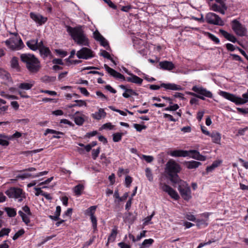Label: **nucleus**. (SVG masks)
<instances>
[{
    "instance_id": "7ed1b4c3",
    "label": "nucleus",
    "mask_w": 248,
    "mask_h": 248,
    "mask_svg": "<svg viewBox=\"0 0 248 248\" xmlns=\"http://www.w3.org/2000/svg\"><path fill=\"white\" fill-rule=\"evenodd\" d=\"M5 194L9 198L18 199L19 202H21L23 198H25V193L21 188L12 187L5 191Z\"/></svg>"
},
{
    "instance_id": "c756f323",
    "label": "nucleus",
    "mask_w": 248,
    "mask_h": 248,
    "mask_svg": "<svg viewBox=\"0 0 248 248\" xmlns=\"http://www.w3.org/2000/svg\"><path fill=\"white\" fill-rule=\"evenodd\" d=\"M154 241L153 239L150 238L148 239H145L143 241L142 244L140 245V248H146L151 246Z\"/></svg>"
},
{
    "instance_id": "4468645a",
    "label": "nucleus",
    "mask_w": 248,
    "mask_h": 248,
    "mask_svg": "<svg viewBox=\"0 0 248 248\" xmlns=\"http://www.w3.org/2000/svg\"><path fill=\"white\" fill-rule=\"evenodd\" d=\"M104 68L108 72V73H109L113 77L116 78L121 79L123 80H125V77L123 75L121 74L120 73L118 72L114 69L109 67L106 64H104Z\"/></svg>"
},
{
    "instance_id": "6e6552de",
    "label": "nucleus",
    "mask_w": 248,
    "mask_h": 248,
    "mask_svg": "<svg viewBox=\"0 0 248 248\" xmlns=\"http://www.w3.org/2000/svg\"><path fill=\"white\" fill-rule=\"evenodd\" d=\"M161 87L164 88L166 90L173 91H182L183 90V88L181 86L174 83H162L160 86L157 85H151L149 87L150 89L153 90H158Z\"/></svg>"
},
{
    "instance_id": "0e129e2a",
    "label": "nucleus",
    "mask_w": 248,
    "mask_h": 248,
    "mask_svg": "<svg viewBox=\"0 0 248 248\" xmlns=\"http://www.w3.org/2000/svg\"><path fill=\"white\" fill-rule=\"evenodd\" d=\"M231 56L232 57V59L233 60L241 62H243L242 58L239 55L234 54H231Z\"/></svg>"
},
{
    "instance_id": "37998d69",
    "label": "nucleus",
    "mask_w": 248,
    "mask_h": 248,
    "mask_svg": "<svg viewBox=\"0 0 248 248\" xmlns=\"http://www.w3.org/2000/svg\"><path fill=\"white\" fill-rule=\"evenodd\" d=\"M48 133H51V134H61V135H63V133L56 131L55 130L47 128L45 131V132L44 133V135L46 136Z\"/></svg>"
},
{
    "instance_id": "72a5a7b5",
    "label": "nucleus",
    "mask_w": 248,
    "mask_h": 248,
    "mask_svg": "<svg viewBox=\"0 0 248 248\" xmlns=\"http://www.w3.org/2000/svg\"><path fill=\"white\" fill-rule=\"evenodd\" d=\"M84 119L82 116H76L74 117V121L76 124L78 125H81L84 122Z\"/></svg>"
},
{
    "instance_id": "ea45409f",
    "label": "nucleus",
    "mask_w": 248,
    "mask_h": 248,
    "mask_svg": "<svg viewBox=\"0 0 248 248\" xmlns=\"http://www.w3.org/2000/svg\"><path fill=\"white\" fill-rule=\"evenodd\" d=\"M101 55L103 57L110 60L113 62H114V60L110 56L109 53L107 51L103 50L102 51V52L101 53Z\"/></svg>"
},
{
    "instance_id": "338daca9",
    "label": "nucleus",
    "mask_w": 248,
    "mask_h": 248,
    "mask_svg": "<svg viewBox=\"0 0 248 248\" xmlns=\"http://www.w3.org/2000/svg\"><path fill=\"white\" fill-rule=\"evenodd\" d=\"M34 190L36 191L35 193L36 196H39V195H43L45 192L41 190V188L40 187H35Z\"/></svg>"
},
{
    "instance_id": "a211bd4d",
    "label": "nucleus",
    "mask_w": 248,
    "mask_h": 248,
    "mask_svg": "<svg viewBox=\"0 0 248 248\" xmlns=\"http://www.w3.org/2000/svg\"><path fill=\"white\" fill-rule=\"evenodd\" d=\"M170 155L173 157H186L189 155L188 151L175 150L170 153Z\"/></svg>"
},
{
    "instance_id": "a878e982",
    "label": "nucleus",
    "mask_w": 248,
    "mask_h": 248,
    "mask_svg": "<svg viewBox=\"0 0 248 248\" xmlns=\"http://www.w3.org/2000/svg\"><path fill=\"white\" fill-rule=\"evenodd\" d=\"M212 139V140L214 142L216 143H219L220 141L221 136L219 133L213 132L210 135Z\"/></svg>"
},
{
    "instance_id": "a18cd8bd",
    "label": "nucleus",
    "mask_w": 248,
    "mask_h": 248,
    "mask_svg": "<svg viewBox=\"0 0 248 248\" xmlns=\"http://www.w3.org/2000/svg\"><path fill=\"white\" fill-rule=\"evenodd\" d=\"M11 230L9 228H3L0 231V237L3 236L4 235H8L10 232Z\"/></svg>"
},
{
    "instance_id": "49530a36",
    "label": "nucleus",
    "mask_w": 248,
    "mask_h": 248,
    "mask_svg": "<svg viewBox=\"0 0 248 248\" xmlns=\"http://www.w3.org/2000/svg\"><path fill=\"white\" fill-rule=\"evenodd\" d=\"M93 37L97 41H99L100 39H103V36L100 33V32L97 31H95L93 33Z\"/></svg>"
},
{
    "instance_id": "680f3d73",
    "label": "nucleus",
    "mask_w": 248,
    "mask_h": 248,
    "mask_svg": "<svg viewBox=\"0 0 248 248\" xmlns=\"http://www.w3.org/2000/svg\"><path fill=\"white\" fill-rule=\"evenodd\" d=\"M56 52L57 54L62 56V57H65L67 55V52L66 51L61 49H56Z\"/></svg>"
},
{
    "instance_id": "f3484780",
    "label": "nucleus",
    "mask_w": 248,
    "mask_h": 248,
    "mask_svg": "<svg viewBox=\"0 0 248 248\" xmlns=\"http://www.w3.org/2000/svg\"><path fill=\"white\" fill-rule=\"evenodd\" d=\"M127 73L130 76V77H127L125 79L127 81L135 83L138 85H141L142 84L143 81V79L142 78L132 73L129 72H127Z\"/></svg>"
},
{
    "instance_id": "bf43d9fd",
    "label": "nucleus",
    "mask_w": 248,
    "mask_h": 248,
    "mask_svg": "<svg viewBox=\"0 0 248 248\" xmlns=\"http://www.w3.org/2000/svg\"><path fill=\"white\" fill-rule=\"evenodd\" d=\"M78 89L80 90V93L84 95L87 96L89 95V93L88 92L87 89L84 87H78Z\"/></svg>"
},
{
    "instance_id": "3c124183",
    "label": "nucleus",
    "mask_w": 248,
    "mask_h": 248,
    "mask_svg": "<svg viewBox=\"0 0 248 248\" xmlns=\"http://www.w3.org/2000/svg\"><path fill=\"white\" fill-rule=\"evenodd\" d=\"M91 221L93 224V227L94 230H96L97 228V219L96 217L93 216H91Z\"/></svg>"
},
{
    "instance_id": "423d86ee",
    "label": "nucleus",
    "mask_w": 248,
    "mask_h": 248,
    "mask_svg": "<svg viewBox=\"0 0 248 248\" xmlns=\"http://www.w3.org/2000/svg\"><path fill=\"white\" fill-rule=\"evenodd\" d=\"M178 189L181 196L185 200L188 201L191 198V190L186 182L181 181Z\"/></svg>"
},
{
    "instance_id": "5701e85b",
    "label": "nucleus",
    "mask_w": 248,
    "mask_h": 248,
    "mask_svg": "<svg viewBox=\"0 0 248 248\" xmlns=\"http://www.w3.org/2000/svg\"><path fill=\"white\" fill-rule=\"evenodd\" d=\"M26 45L30 49L33 51H35L38 49L37 40H30L27 42Z\"/></svg>"
},
{
    "instance_id": "c03bdc74",
    "label": "nucleus",
    "mask_w": 248,
    "mask_h": 248,
    "mask_svg": "<svg viewBox=\"0 0 248 248\" xmlns=\"http://www.w3.org/2000/svg\"><path fill=\"white\" fill-rule=\"evenodd\" d=\"M96 209V206H91L90 207L87 209V210H86V213L87 214H89L90 216H93Z\"/></svg>"
},
{
    "instance_id": "5fc2aeb1",
    "label": "nucleus",
    "mask_w": 248,
    "mask_h": 248,
    "mask_svg": "<svg viewBox=\"0 0 248 248\" xmlns=\"http://www.w3.org/2000/svg\"><path fill=\"white\" fill-rule=\"evenodd\" d=\"M142 158L148 163H151L154 160V157L150 155H142Z\"/></svg>"
},
{
    "instance_id": "e2e57ef3",
    "label": "nucleus",
    "mask_w": 248,
    "mask_h": 248,
    "mask_svg": "<svg viewBox=\"0 0 248 248\" xmlns=\"http://www.w3.org/2000/svg\"><path fill=\"white\" fill-rule=\"evenodd\" d=\"M238 111L243 114H246L248 113V108H236Z\"/></svg>"
},
{
    "instance_id": "de8ad7c7",
    "label": "nucleus",
    "mask_w": 248,
    "mask_h": 248,
    "mask_svg": "<svg viewBox=\"0 0 248 248\" xmlns=\"http://www.w3.org/2000/svg\"><path fill=\"white\" fill-rule=\"evenodd\" d=\"M100 147H98L96 150L93 149L92 150V157L94 160L96 159L97 156H98L100 153Z\"/></svg>"
},
{
    "instance_id": "bb28decb",
    "label": "nucleus",
    "mask_w": 248,
    "mask_h": 248,
    "mask_svg": "<svg viewBox=\"0 0 248 248\" xmlns=\"http://www.w3.org/2000/svg\"><path fill=\"white\" fill-rule=\"evenodd\" d=\"M84 188V186L80 184L75 186L73 188L75 195L77 196H80L81 194V192L83 190Z\"/></svg>"
},
{
    "instance_id": "aec40b11",
    "label": "nucleus",
    "mask_w": 248,
    "mask_h": 248,
    "mask_svg": "<svg viewBox=\"0 0 248 248\" xmlns=\"http://www.w3.org/2000/svg\"><path fill=\"white\" fill-rule=\"evenodd\" d=\"M117 233V227L116 226H114L112 229L110 235L108 236V242L106 244L107 246H108L109 243H112L115 241Z\"/></svg>"
},
{
    "instance_id": "4d7b16f0",
    "label": "nucleus",
    "mask_w": 248,
    "mask_h": 248,
    "mask_svg": "<svg viewBox=\"0 0 248 248\" xmlns=\"http://www.w3.org/2000/svg\"><path fill=\"white\" fill-rule=\"evenodd\" d=\"M114 127V125H112L111 123H108L104 124L102 126V128L103 129H108L109 130L112 129Z\"/></svg>"
},
{
    "instance_id": "cd10ccee",
    "label": "nucleus",
    "mask_w": 248,
    "mask_h": 248,
    "mask_svg": "<svg viewBox=\"0 0 248 248\" xmlns=\"http://www.w3.org/2000/svg\"><path fill=\"white\" fill-rule=\"evenodd\" d=\"M169 176L170 177V180L173 183L178 184L179 185H180L181 181H182L180 179L177 174H169Z\"/></svg>"
},
{
    "instance_id": "6e6d98bb",
    "label": "nucleus",
    "mask_w": 248,
    "mask_h": 248,
    "mask_svg": "<svg viewBox=\"0 0 248 248\" xmlns=\"http://www.w3.org/2000/svg\"><path fill=\"white\" fill-rule=\"evenodd\" d=\"M22 133L19 132H16L13 135L9 136V140H11L14 138H18L21 137Z\"/></svg>"
},
{
    "instance_id": "473e14b6",
    "label": "nucleus",
    "mask_w": 248,
    "mask_h": 248,
    "mask_svg": "<svg viewBox=\"0 0 248 248\" xmlns=\"http://www.w3.org/2000/svg\"><path fill=\"white\" fill-rule=\"evenodd\" d=\"M124 134L123 133H116L112 135L113 140L114 142H119L122 140V136Z\"/></svg>"
},
{
    "instance_id": "864d4df0",
    "label": "nucleus",
    "mask_w": 248,
    "mask_h": 248,
    "mask_svg": "<svg viewBox=\"0 0 248 248\" xmlns=\"http://www.w3.org/2000/svg\"><path fill=\"white\" fill-rule=\"evenodd\" d=\"M185 217L187 219L190 221H195L196 220L195 217L192 215L190 213H187Z\"/></svg>"
},
{
    "instance_id": "09e8293b",
    "label": "nucleus",
    "mask_w": 248,
    "mask_h": 248,
    "mask_svg": "<svg viewBox=\"0 0 248 248\" xmlns=\"http://www.w3.org/2000/svg\"><path fill=\"white\" fill-rule=\"evenodd\" d=\"M134 127L137 130V131L139 132H140L142 129H145L146 128V126L145 125H142L138 124H134Z\"/></svg>"
},
{
    "instance_id": "c85d7f7f",
    "label": "nucleus",
    "mask_w": 248,
    "mask_h": 248,
    "mask_svg": "<svg viewBox=\"0 0 248 248\" xmlns=\"http://www.w3.org/2000/svg\"><path fill=\"white\" fill-rule=\"evenodd\" d=\"M211 10L215 12H219L222 15H224L225 14V11L226 10H225L224 9L221 8L220 6H218L217 4L216 3L212 4Z\"/></svg>"
},
{
    "instance_id": "393cba45",
    "label": "nucleus",
    "mask_w": 248,
    "mask_h": 248,
    "mask_svg": "<svg viewBox=\"0 0 248 248\" xmlns=\"http://www.w3.org/2000/svg\"><path fill=\"white\" fill-rule=\"evenodd\" d=\"M10 63L12 68L16 69L17 71L20 70V67L19 65L18 60L17 57H13L11 60Z\"/></svg>"
},
{
    "instance_id": "b1692460",
    "label": "nucleus",
    "mask_w": 248,
    "mask_h": 248,
    "mask_svg": "<svg viewBox=\"0 0 248 248\" xmlns=\"http://www.w3.org/2000/svg\"><path fill=\"white\" fill-rule=\"evenodd\" d=\"M39 52L40 55L44 59L51 54L49 48L46 46H43V47L40 48Z\"/></svg>"
},
{
    "instance_id": "052dcab7",
    "label": "nucleus",
    "mask_w": 248,
    "mask_h": 248,
    "mask_svg": "<svg viewBox=\"0 0 248 248\" xmlns=\"http://www.w3.org/2000/svg\"><path fill=\"white\" fill-rule=\"evenodd\" d=\"M226 48L227 49L229 50V51H234L235 49H237L236 48V46L235 47V46H234L233 45L231 44H230V43H228L226 45Z\"/></svg>"
},
{
    "instance_id": "9d476101",
    "label": "nucleus",
    "mask_w": 248,
    "mask_h": 248,
    "mask_svg": "<svg viewBox=\"0 0 248 248\" xmlns=\"http://www.w3.org/2000/svg\"><path fill=\"white\" fill-rule=\"evenodd\" d=\"M166 171L168 174H177L181 170L180 166L173 160H170L166 164Z\"/></svg>"
},
{
    "instance_id": "2f4dec72",
    "label": "nucleus",
    "mask_w": 248,
    "mask_h": 248,
    "mask_svg": "<svg viewBox=\"0 0 248 248\" xmlns=\"http://www.w3.org/2000/svg\"><path fill=\"white\" fill-rule=\"evenodd\" d=\"M4 210L6 212L8 217H15L16 215V210L14 208L10 207H5Z\"/></svg>"
},
{
    "instance_id": "c9c22d12",
    "label": "nucleus",
    "mask_w": 248,
    "mask_h": 248,
    "mask_svg": "<svg viewBox=\"0 0 248 248\" xmlns=\"http://www.w3.org/2000/svg\"><path fill=\"white\" fill-rule=\"evenodd\" d=\"M188 154L189 155L188 156H190L195 159H196V158L195 157H198V153L200 154L199 151H198L197 150H191L188 151Z\"/></svg>"
},
{
    "instance_id": "f257e3e1",
    "label": "nucleus",
    "mask_w": 248,
    "mask_h": 248,
    "mask_svg": "<svg viewBox=\"0 0 248 248\" xmlns=\"http://www.w3.org/2000/svg\"><path fill=\"white\" fill-rule=\"evenodd\" d=\"M66 31L77 44L82 46H89L88 39L84 33L81 26L75 27L66 26Z\"/></svg>"
},
{
    "instance_id": "e433bc0d",
    "label": "nucleus",
    "mask_w": 248,
    "mask_h": 248,
    "mask_svg": "<svg viewBox=\"0 0 248 248\" xmlns=\"http://www.w3.org/2000/svg\"><path fill=\"white\" fill-rule=\"evenodd\" d=\"M207 36L209 39L214 41L216 44L219 43V39L218 38H217L216 36H215L214 34L209 32H207Z\"/></svg>"
},
{
    "instance_id": "412c9836",
    "label": "nucleus",
    "mask_w": 248,
    "mask_h": 248,
    "mask_svg": "<svg viewBox=\"0 0 248 248\" xmlns=\"http://www.w3.org/2000/svg\"><path fill=\"white\" fill-rule=\"evenodd\" d=\"M184 165L188 169H193L199 167V166L202 165V163L200 162L192 160L190 161L185 162Z\"/></svg>"
},
{
    "instance_id": "4c0bfd02",
    "label": "nucleus",
    "mask_w": 248,
    "mask_h": 248,
    "mask_svg": "<svg viewBox=\"0 0 248 248\" xmlns=\"http://www.w3.org/2000/svg\"><path fill=\"white\" fill-rule=\"evenodd\" d=\"M126 219L131 223H132L135 220V217L131 213L126 214Z\"/></svg>"
},
{
    "instance_id": "774afa93",
    "label": "nucleus",
    "mask_w": 248,
    "mask_h": 248,
    "mask_svg": "<svg viewBox=\"0 0 248 248\" xmlns=\"http://www.w3.org/2000/svg\"><path fill=\"white\" fill-rule=\"evenodd\" d=\"M118 246L121 248H131L130 245L126 244L124 242H120L118 243Z\"/></svg>"
},
{
    "instance_id": "20e7f679",
    "label": "nucleus",
    "mask_w": 248,
    "mask_h": 248,
    "mask_svg": "<svg viewBox=\"0 0 248 248\" xmlns=\"http://www.w3.org/2000/svg\"><path fill=\"white\" fill-rule=\"evenodd\" d=\"M232 30L235 34L239 36H246L247 29L245 26L242 24L237 19H233L231 22Z\"/></svg>"
},
{
    "instance_id": "0eeeda50",
    "label": "nucleus",
    "mask_w": 248,
    "mask_h": 248,
    "mask_svg": "<svg viewBox=\"0 0 248 248\" xmlns=\"http://www.w3.org/2000/svg\"><path fill=\"white\" fill-rule=\"evenodd\" d=\"M219 94L225 98L234 103L237 105L244 104L248 102V100L243 99L240 97H237L233 94L224 91H220Z\"/></svg>"
},
{
    "instance_id": "79ce46f5",
    "label": "nucleus",
    "mask_w": 248,
    "mask_h": 248,
    "mask_svg": "<svg viewBox=\"0 0 248 248\" xmlns=\"http://www.w3.org/2000/svg\"><path fill=\"white\" fill-rule=\"evenodd\" d=\"M33 175H31V174L29 173H23L22 174H18V175H17L16 178L18 179L20 178V179L23 180V179H24L25 178H30V177L32 178V176H33Z\"/></svg>"
},
{
    "instance_id": "dca6fc26",
    "label": "nucleus",
    "mask_w": 248,
    "mask_h": 248,
    "mask_svg": "<svg viewBox=\"0 0 248 248\" xmlns=\"http://www.w3.org/2000/svg\"><path fill=\"white\" fill-rule=\"evenodd\" d=\"M160 68L164 70L170 71L175 68V65L172 62L164 61L159 62Z\"/></svg>"
},
{
    "instance_id": "f03ea898",
    "label": "nucleus",
    "mask_w": 248,
    "mask_h": 248,
    "mask_svg": "<svg viewBox=\"0 0 248 248\" xmlns=\"http://www.w3.org/2000/svg\"><path fill=\"white\" fill-rule=\"evenodd\" d=\"M21 61L25 64L26 68L31 74H36L41 68V62L33 54L24 53L20 55Z\"/></svg>"
},
{
    "instance_id": "39448f33",
    "label": "nucleus",
    "mask_w": 248,
    "mask_h": 248,
    "mask_svg": "<svg viewBox=\"0 0 248 248\" xmlns=\"http://www.w3.org/2000/svg\"><path fill=\"white\" fill-rule=\"evenodd\" d=\"M5 43L6 45L13 50L21 49L24 46L21 39L16 36L6 40Z\"/></svg>"
},
{
    "instance_id": "6ab92c4d",
    "label": "nucleus",
    "mask_w": 248,
    "mask_h": 248,
    "mask_svg": "<svg viewBox=\"0 0 248 248\" xmlns=\"http://www.w3.org/2000/svg\"><path fill=\"white\" fill-rule=\"evenodd\" d=\"M219 32L228 40L234 43L236 42L237 39L231 33H228L226 31L220 29L219 30Z\"/></svg>"
},
{
    "instance_id": "13d9d810",
    "label": "nucleus",
    "mask_w": 248,
    "mask_h": 248,
    "mask_svg": "<svg viewBox=\"0 0 248 248\" xmlns=\"http://www.w3.org/2000/svg\"><path fill=\"white\" fill-rule=\"evenodd\" d=\"M103 39H100L99 42H100V44L101 46H103L104 47H107L109 46L108 43V41L106 40V39L103 37Z\"/></svg>"
},
{
    "instance_id": "1a4fd4ad",
    "label": "nucleus",
    "mask_w": 248,
    "mask_h": 248,
    "mask_svg": "<svg viewBox=\"0 0 248 248\" xmlns=\"http://www.w3.org/2000/svg\"><path fill=\"white\" fill-rule=\"evenodd\" d=\"M205 20L206 22L210 24L223 26L224 23L220 17L213 13H208L205 16Z\"/></svg>"
},
{
    "instance_id": "f704fd0d",
    "label": "nucleus",
    "mask_w": 248,
    "mask_h": 248,
    "mask_svg": "<svg viewBox=\"0 0 248 248\" xmlns=\"http://www.w3.org/2000/svg\"><path fill=\"white\" fill-rule=\"evenodd\" d=\"M219 163H220V162H217V161L214 162L213 163V164H212V165H211L210 166H208L206 168V171L207 172L212 171L213 170H214L215 168H216L219 165Z\"/></svg>"
},
{
    "instance_id": "ddd939ff",
    "label": "nucleus",
    "mask_w": 248,
    "mask_h": 248,
    "mask_svg": "<svg viewBox=\"0 0 248 248\" xmlns=\"http://www.w3.org/2000/svg\"><path fill=\"white\" fill-rule=\"evenodd\" d=\"M160 187L163 191L168 193V194L174 200H177L179 198V196L177 192L166 184L160 183Z\"/></svg>"
},
{
    "instance_id": "603ef678",
    "label": "nucleus",
    "mask_w": 248,
    "mask_h": 248,
    "mask_svg": "<svg viewBox=\"0 0 248 248\" xmlns=\"http://www.w3.org/2000/svg\"><path fill=\"white\" fill-rule=\"evenodd\" d=\"M132 182V177L130 176H126L125 178V184L126 187H129Z\"/></svg>"
},
{
    "instance_id": "7c9ffc66",
    "label": "nucleus",
    "mask_w": 248,
    "mask_h": 248,
    "mask_svg": "<svg viewBox=\"0 0 248 248\" xmlns=\"http://www.w3.org/2000/svg\"><path fill=\"white\" fill-rule=\"evenodd\" d=\"M33 86V83H22L19 84L18 88L21 89L29 90Z\"/></svg>"
},
{
    "instance_id": "a19ab883",
    "label": "nucleus",
    "mask_w": 248,
    "mask_h": 248,
    "mask_svg": "<svg viewBox=\"0 0 248 248\" xmlns=\"http://www.w3.org/2000/svg\"><path fill=\"white\" fill-rule=\"evenodd\" d=\"M25 233V231L23 229H20L15 235L13 236V239L16 240L18 239L20 236L22 235Z\"/></svg>"
},
{
    "instance_id": "69168bd1",
    "label": "nucleus",
    "mask_w": 248,
    "mask_h": 248,
    "mask_svg": "<svg viewBox=\"0 0 248 248\" xmlns=\"http://www.w3.org/2000/svg\"><path fill=\"white\" fill-rule=\"evenodd\" d=\"M52 63L56 64L63 65V62L61 59H54L52 60Z\"/></svg>"
},
{
    "instance_id": "f8f14e48",
    "label": "nucleus",
    "mask_w": 248,
    "mask_h": 248,
    "mask_svg": "<svg viewBox=\"0 0 248 248\" xmlns=\"http://www.w3.org/2000/svg\"><path fill=\"white\" fill-rule=\"evenodd\" d=\"M76 55L78 58L85 60L94 57L93 51L87 47H82L77 51Z\"/></svg>"
},
{
    "instance_id": "4be33fe9",
    "label": "nucleus",
    "mask_w": 248,
    "mask_h": 248,
    "mask_svg": "<svg viewBox=\"0 0 248 248\" xmlns=\"http://www.w3.org/2000/svg\"><path fill=\"white\" fill-rule=\"evenodd\" d=\"M106 115V113L104 109L100 108L98 112L92 114L93 117L96 120H100L102 117L104 118Z\"/></svg>"
},
{
    "instance_id": "8fccbe9b",
    "label": "nucleus",
    "mask_w": 248,
    "mask_h": 248,
    "mask_svg": "<svg viewBox=\"0 0 248 248\" xmlns=\"http://www.w3.org/2000/svg\"><path fill=\"white\" fill-rule=\"evenodd\" d=\"M179 108V106L177 104H174L173 105H171L167 108H165V110H169V111H175L178 109Z\"/></svg>"
},
{
    "instance_id": "2eb2a0df",
    "label": "nucleus",
    "mask_w": 248,
    "mask_h": 248,
    "mask_svg": "<svg viewBox=\"0 0 248 248\" xmlns=\"http://www.w3.org/2000/svg\"><path fill=\"white\" fill-rule=\"evenodd\" d=\"M31 18L34 20L35 22L38 23L39 25L44 24L47 20V18L45 17L40 14H37L31 12L30 14Z\"/></svg>"
},
{
    "instance_id": "58836bf2",
    "label": "nucleus",
    "mask_w": 248,
    "mask_h": 248,
    "mask_svg": "<svg viewBox=\"0 0 248 248\" xmlns=\"http://www.w3.org/2000/svg\"><path fill=\"white\" fill-rule=\"evenodd\" d=\"M146 176L147 177L148 180L150 182L153 180V177L151 172V170L150 168H147L145 169Z\"/></svg>"
},
{
    "instance_id": "9b49d317",
    "label": "nucleus",
    "mask_w": 248,
    "mask_h": 248,
    "mask_svg": "<svg viewBox=\"0 0 248 248\" xmlns=\"http://www.w3.org/2000/svg\"><path fill=\"white\" fill-rule=\"evenodd\" d=\"M192 90L198 94H200V95H198V98L202 100H205L204 96L208 98L213 97V94L211 92L207 91L206 89L202 87L194 86L192 87Z\"/></svg>"
}]
</instances>
